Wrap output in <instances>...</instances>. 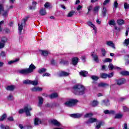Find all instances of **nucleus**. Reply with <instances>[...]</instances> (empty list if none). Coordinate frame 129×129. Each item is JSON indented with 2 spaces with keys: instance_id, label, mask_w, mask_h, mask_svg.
Returning a JSON list of instances; mask_svg holds the SVG:
<instances>
[{
  "instance_id": "1",
  "label": "nucleus",
  "mask_w": 129,
  "mask_h": 129,
  "mask_svg": "<svg viewBox=\"0 0 129 129\" xmlns=\"http://www.w3.org/2000/svg\"><path fill=\"white\" fill-rule=\"evenodd\" d=\"M85 91V87L82 85H76L74 86L73 92L77 95H83Z\"/></svg>"
},
{
  "instance_id": "2",
  "label": "nucleus",
  "mask_w": 129,
  "mask_h": 129,
  "mask_svg": "<svg viewBox=\"0 0 129 129\" xmlns=\"http://www.w3.org/2000/svg\"><path fill=\"white\" fill-rule=\"evenodd\" d=\"M35 69H36V67L34 64H31L29 68L20 70L19 73L20 74H23V75H28V74H30V73H33Z\"/></svg>"
},
{
  "instance_id": "3",
  "label": "nucleus",
  "mask_w": 129,
  "mask_h": 129,
  "mask_svg": "<svg viewBox=\"0 0 129 129\" xmlns=\"http://www.w3.org/2000/svg\"><path fill=\"white\" fill-rule=\"evenodd\" d=\"M32 109V107H31V105L27 104L25 106L23 109H20L19 111V113H24V112H25L27 116H31V113L30 112V111H31Z\"/></svg>"
},
{
  "instance_id": "4",
  "label": "nucleus",
  "mask_w": 129,
  "mask_h": 129,
  "mask_svg": "<svg viewBox=\"0 0 129 129\" xmlns=\"http://www.w3.org/2000/svg\"><path fill=\"white\" fill-rule=\"evenodd\" d=\"M77 102H78L77 100L70 99L64 102V105L68 107H72V106H74Z\"/></svg>"
},
{
  "instance_id": "5",
  "label": "nucleus",
  "mask_w": 129,
  "mask_h": 129,
  "mask_svg": "<svg viewBox=\"0 0 129 129\" xmlns=\"http://www.w3.org/2000/svg\"><path fill=\"white\" fill-rule=\"evenodd\" d=\"M23 83L25 85H30L31 84L32 85H34V86H37V85H38L39 84V82L38 81V80L32 81L29 79H26L23 80Z\"/></svg>"
},
{
  "instance_id": "6",
  "label": "nucleus",
  "mask_w": 129,
  "mask_h": 129,
  "mask_svg": "<svg viewBox=\"0 0 129 129\" xmlns=\"http://www.w3.org/2000/svg\"><path fill=\"white\" fill-rule=\"evenodd\" d=\"M27 22V19H24L20 21L18 23V31L20 34H22V31H23V28L26 26V23Z\"/></svg>"
},
{
  "instance_id": "7",
  "label": "nucleus",
  "mask_w": 129,
  "mask_h": 129,
  "mask_svg": "<svg viewBox=\"0 0 129 129\" xmlns=\"http://www.w3.org/2000/svg\"><path fill=\"white\" fill-rule=\"evenodd\" d=\"M100 77L103 79H106V78H111L113 77V73H110L109 74L106 73H102L100 74Z\"/></svg>"
},
{
  "instance_id": "8",
  "label": "nucleus",
  "mask_w": 129,
  "mask_h": 129,
  "mask_svg": "<svg viewBox=\"0 0 129 129\" xmlns=\"http://www.w3.org/2000/svg\"><path fill=\"white\" fill-rule=\"evenodd\" d=\"M87 24L89 27L92 29V30L94 31V33L95 35H96V34H97V27H96V26L91 21H88L87 22Z\"/></svg>"
},
{
  "instance_id": "9",
  "label": "nucleus",
  "mask_w": 129,
  "mask_h": 129,
  "mask_svg": "<svg viewBox=\"0 0 129 129\" xmlns=\"http://www.w3.org/2000/svg\"><path fill=\"white\" fill-rule=\"evenodd\" d=\"M7 42H8V38L6 37H3L1 38L0 41V49L5 48V46H6V43Z\"/></svg>"
},
{
  "instance_id": "10",
  "label": "nucleus",
  "mask_w": 129,
  "mask_h": 129,
  "mask_svg": "<svg viewBox=\"0 0 129 129\" xmlns=\"http://www.w3.org/2000/svg\"><path fill=\"white\" fill-rule=\"evenodd\" d=\"M2 14L4 17L8 16V12L4 11V4L0 3V15Z\"/></svg>"
},
{
  "instance_id": "11",
  "label": "nucleus",
  "mask_w": 129,
  "mask_h": 129,
  "mask_svg": "<svg viewBox=\"0 0 129 129\" xmlns=\"http://www.w3.org/2000/svg\"><path fill=\"white\" fill-rule=\"evenodd\" d=\"M16 88H17V87L15 85L7 86L6 87V90H8L9 91H14Z\"/></svg>"
},
{
  "instance_id": "12",
  "label": "nucleus",
  "mask_w": 129,
  "mask_h": 129,
  "mask_svg": "<svg viewBox=\"0 0 129 129\" xmlns=\"http://www.w3.org/2000/svg\"><path fill=\"white\" fill-rule=\"evenodd\" d=\"M51 123L54 125H55V126H61V123L56 119L51 120Z\"/></svg>"
},
{
  "instance_id": "13",
  "label": "nucleus",
  "mask_w": 129,
  "mask_h": 129,
  "mask_svg": "<svg viewBox=\"0 0 129 129\" xmlns=\"http://www.w3.org/2000/svg\"><path fill=\"white\" fill-rule=\"evenodd\" d=\"M108 68L109 70H115L116 69H117V70H119V69H120V68L113 66L112 63H110L109 64Z\"/></svg>"
},
{
  "instance_id": "14",
  "label": "nucleus",
  "mask_w": 129,
  "mask_h": 129,
  "mask_svg": "<svg viewBox=\"0 0 129 129\" xmlns=\"http://www.w3.org/2000/svg\"><path fill=\"white\" fill-rule=\"evenodd\" d=\"M96 121H97V119L91 117L86 122V123L87 124H89V123H93V122H96Z\"/></svg>"
},
{
  "instance_id": "15",
  "label": "nucleus",
  "mask_w": 129,
  "mask_h": 129,
  "mask_svg": "<svg viewBox=\"0 0 129 129\" xmlns=\"http://www.w3.org/2000/svg\"><path fill=\"white\" fill-rule=\"evenodd\" d=\"M31 91L33 92H37L38 91H42L43 90V88L40 87H34L31 89Z\"/></svg>"
},
{
  "instance_id": "16",
  "label": "nucleus",
  "mask_w": 129,
  "mask_h": 129,
  "mask_svg": "<svg viewBox=\"0 0 129 129\" xmlns=\"http://www.w3.org/2000/svg\"><path fill=\"white\" fill-rule=\"evenodd\" d=\"M38 99V106L39 107H42V105H43V103H44V99H43L42 97H39Z\"/></svg>"
},
{
  "instance_id": "17",
  "label": "nucleus",
  "mask_w": 129,
  "mask_h": 129,
  "mask_svg": "<svg viewBox=\"0 0 129 129\" xmlns=\"http://www.w3.org/2000/svg\"><path fill=\"white\" fill-rule=\"evenodd\" d=\"M106 44L107 45V46H109V47H111L113 49H115V46L114 45L113 42L110 41H106Z\"/></svg>"
},
{
  "instance_id": "18",
  "label": "nucleus",
  "mask_w": 129,
  "mask_h": 129,
  "mask_svg": "<svg viewBox=\"0 0 129 129\" xmlns=\"http://www.w3.org/2000/svg\"><path fill=\"white\" fill-rule=\"evenodd\" d=\"M42 123V121L39 118H35L34 119V125H39Z\"/></svg>"
},
{
  "instance_id": "19",
  "label": "nucleus",
  "mask_w": 129,
  "mask_h": 129,
  "mask_svg": "<svg viewBox=\"0 0 129 129\" xmlns=\"http://www.w3.org/2000/svg\"><path fill=\"white\" fill-rule=\"evenodd\" d=\"M19 61H20V58H16L15 59L9 61L8 64V65H12V64L17 63V62H19Z\"/></svg>"
},
{
  "instance_id": "20",
  "label": "nucleus",
  "mask_w": 129,
  "mask_h": 129,
  "mask_svg": "<svg viewBox=\"0 0 129 129\" xmlns=\"http://www.w3.org/2000/svg\"><path fill=\"white\" fill-rule=\"evenodd\" d=\"M124 83H125V79H120L117 81V84L118 85H121V84Z\"/></svg>"
},
{
  "instance_id": "21",
  "label": "nucleus",
  "mask_w": 129,
  "mask_h": 129,
  "mask_svg": "<svg viewBox=\"0 0 129 129\" xmlns=\"http://www.w3.org/2000/svg\"><path fill=\"white\" fill-rule=\"evenodd\" d=\"M72 117H74L75 118H79V117H81L82 116V114L81 113H77V114H73L71 115Z\"/></svg>"
},
{
  "instance_id": "22",
  "label": "nucleus",
  "mask_w": 129,
  "mask_h": 129,
  "mask_svg": "<svg viewBox=\"0 0 129 129\" xmlns=\"http://www.w3.org/2000/svg\"><path fill=\"white\" fill-rule=\"evenodd\" d=\"M104 113L105 114H114L115 113V112L113 110H105L104 111Z\"/></svg>"
},
{
  "instance_id": "23",
  "label": "nucleus",
  "mask_w": 129,
  "mask_h": 129,
  "mask_svg": "<svg viewBox=\"0 0 129 129\" xmlns=\"http://www.w3.org/2000/svg\"><path fill=\"white\" fill-rule=\"evenodd\" d=\"M99 9H100V7L99 6H96L95 7L93 8V12L95 14H97L98 13V11H99Z\"/></svg>"
},
{
  "instance_id": "24",
  "label": "nucleus",
  "mask_w": 129,
  "mask_h": 129,
  "mask_svg": "<svg viewBox=\"0 0 129 129\" xmlns=\"http://www.w3.org/2000/svg\"><path fill=\"white\" fill-rule=\"evenodd\" d=\"M92 56L95 62H96L97 63L99 62V60L98 59V56H97V55L92 54Z\"/></svg>"
},
{
  "instance_id": "25",
  "label": "nucleus",
  "mask_w": 129,
  "mask_h": 129,
  "mask_svg": "<svg viewBox=\"0 0 129 129\" xmlns=\"http://www.w3.org/2000/svg\"><path fill=\"white\" fill-rule=\"evenodd\" d=\"M57 97H58V94L57 93H54L49 95V97L51 99H53L54 98H57Z\"/></svg>"
},
{
  "instance_id": "26",
  "label": "nucleus",
  "mask_w": 129,
  "mask_h": 129,
  "mask_svg": "<svg viewBox=\"0 0 129 129\" xmlns=\"http://www.w3.org/2000/svg\"><path fill=\"white\" fill-rule=\"evenodd\" d=\"M98 86L99 87H107V86H109V84L105 83H100L98 84Z\"/></svg>"
},
{
  "instance_id": "27",
  "label": "nucleus",
  "mask_w": 129,
  "mask_h": 129,
  "mask_svg": "<svg viewBox=\"0 0 129 129\" xmlns=\"http://www.w3.org/2000/svg\"><path fill=\"white\" fill-rule=\"evenodd\" d=\"M39 14L40 16H45L47 14L46 13V9H41L39 12Z\"/></svg>"
},
{
  "instance_id": "28",
  "label": "nucleus",
  "mask_w": 129,
  "mask_h": 129,
  "mask_svg": "<svg viewBox=\"0 0 129 129\" xmlns=\"http://www.w3.org/2000/svg\"><path fill=\"white\" fill-rule=\"evenodd\" d=\"M87 74H88V72L85 71H83L80 72V75L81 76H83V77H86Z\"/></svg>"
},
{
  "instance_id": "29",
  "label": "nucleus",
  "mask_w": 129,
  "mask_h": 129,
  "mask_svg": "<svg viewBox=\"0 0 129 129\" xmlns=\"http://www.w3.org/2000/svg\"><path fill=\"white\" fill-rule=\"evenodd\" d=\"M75 14V11L72 10L68 13L67 17H68V18H71L72 17H73Z\"/></svg>"
},
{
  "instance_id": "30",
  "label": "nucleus",
  "mask_w": 129,
  "mask_h": 129,
  "mask_svg": "<svg viewBox=\"0 0 129 129\" xmlns=\"http://www.w3.org/2000/svg\"><path fill=\"white\" fill-rule=\"evenodd\" d=\"M72 62L73 65H77L78 63V57H74L72 59Z\"/></svg>"
},
{
  "instance_id": "31",
  "label": "nucleus",
  "mask_w": 129,
  "mask_h": 129,
  "mask_svg": "<svg viewBox=\"0 0 129 129\" xmlns=\"http://www.w3.org/2000/svg\"><path fill=\"white\" fill-rule=\"evenodd\" d=\"M120 74L123 76H129V72L127 71H124L120 72Z\"/></svg>"
},
{
  "instance_id": "32",
  "label": "nucleus",
  "mask_w": 129,
  "mask_h": 129,
  "mask_svg": "<svg viewBox=\"0 0 129 129\" xmlns=\"http://www.w3.org/2000/svg\"><path fill=\"white\" fill-rule=\"evenodd\" d=\"M117 24L119 26H121V25H124V21L122 19H119L117 21Z\"/></svg>"
},
{
  "instance_id": "33",
  "label": "nucleus",
  "mask_w": 129,
  "mask_h": 129,
  "mask_svg": "<svg viewBox=\"0 0 129 129\" xmlns=\"http://www.w3.org/2000/svg\"><path fill=\"white\" fill-rule=\"evenodd\" d=\"M69 73L65 72H61L59 74V76L62 77V76H69Z\"/></svg>"
},
{
  "instance_id": "34",
  "label": "nucleus",
  "mask_w": 129,
  "mask_h": 129,
  "mask_svg": "<svg viewBox=\"0 0 129 129\" xmlns=\"http://www.w3.org/2000/svg\"><path fill=\"white\" fill-rule=\"evenodd\" d=\"M41 54L43 56H48V54H49V51L47 50H41Z\"/></svg>"
},
{
  "instance_id": "35",
  "label": "nucleus",
  "mask_w": 129,
  "mask_h": 129,
  "mask_svg": "<svg viewBox=\"0 0 129 129\" xmlns=\"http://www.w3.org/2000/svg\"><path fill=\"white\" fill-rule=\"evenodd\" d=\"M108 24L109 26H115V21H114V20H111L108 22Z\"/></svg>"
},
{
  "instance_id": "36",
  "label": "nucleus",
  "mask_w": 129,
  "mask_h": 129,
  "mask_svg": "<svg viewBox=\"0 0 129 129\" xmlns=\"http://www.w3.org/2000/svg\"><path fill=\"white\" fill-rule=\"evenodd\" d=\"M7 99L8 100H10V101L14 100V96L12 94H10L7 96Z\"/></svg>"
},
{
  "instance_id": "37",
  "label": "nucleus",
  "mask_w": 129,
  "mask_h": 129,
  "mask_svg": "<svg viewBox=\"0 0 129 129\" xmlns=\"http://www.w3.org/2000/svg\"><path fill=\"white\" fill-rule=\"evenodd\" d=\"M107 10H106V8L103 6V10H102V15L103 16V17H105V16H106V12Z\"/></svg>"
},
{
  "instance_id": "38",
  "label": "nucleus",
  "mask_w": 129,
  "mask_h": 129,
  "mask_svg": "<svg viewBox=\"0 0 129 129\" xmlns=\"http://www.w3.org/2000/svg\"><path fill=\"white\" fill-rule=\"evenodd\" d=\"M92 116H93V114L92 113H86L84 115V117H86V118H88V117L91 118L92 117Z\"/></svg>"
},
{
  "instance_id": "39",
  "label": "nucleus",
  "mask_w": 129,
  "mask_h": 129,
  "mask_svg": "<svg viewBox=\"0 0 129 129\" xmlns=\"http://www.w3.org/2000/svg\"><path fill=\"white\" fill-rule=\"evenodd\" d=\"M46 71H47V70L46 69L42 68L38 70V73H39L40 74H42L43 73H45Z\"/></svg>"
},
{
  "instance_id": "40",
  "label": "nucleus",
  "mask_w": 129,
  "mask_h": 129,
  "mask_svg": "<svg viewBox=\"0 0 129 129\" xmlns=\"http://www.w3.org/2000/svg\"><path fill=\"white\" fill-rule=\"evenodd\" d=\"M103 103L106 105V106H108L110 103H109V101L108 100H104L103 101Z\"/></svg>"
},
{
  "instance_id": "41",
  "label": "nucleus",
  "mask_w": 129,
  "mask_h": 129,
  "mask_svg": "<svg viewBox=\"0 0 129 129\" xmlns=\"http://www.w3.org/2000/svg\"><path fill=\"white\" fill-rule=\"evenodd\" d=\"M60 63L62 65H67V64H68L69 62H68V61H65L63 59H60Z\"/></svg>"
},
{
  "instance_id": "42",
  "label": "nucleus",
  "mask_w": 129,
  "mask_h": 129,
  "mask_svg": "<svg viewBox=\"0 0 129 129\" xmlns=\"http://www.w3.org/2000/svg\"><path fill=\"white\" fill-rule=\"evenodd\" d=\"M123 45L127 46L129 44V38L125 39L124 42L123 43Z\"/></svg>"
},
{
  "instance_id": "43",
  "label": "nucleus",
  "mask_w": 129,
  "mask_h": 129,
  "mask_svg": "<svg viewBox=\"0 0 129 129\" xmlns=\"http://www.w3.org/2000/svg\"><path fill=\"white\" fill-rule=\"evenodd\" d=\"M91 78V79H92V80H95V81H96L99 79V77H98L96 76H92Z\"/></svg>"
},
{
  "instance_id": "44",
  "label": "nucleus",
  "mask_w": 129,
  "mask_h": 129,
  "mask_svg": "<svg viewBox=\"0 0 129 129\" xmlns=\"http://www.w3.org/2000/svg\"><path fill=\"white\" fill-rule=\"evenodd\" d=\"M7 117V114H4L2 116L0 117V121H3Z\"/></svg>"
},
{
  "instance_id": "45",
  "label": "nucleus",
  "mask_w": 129,
  "mask_h": 129,
  "mask_svg": "<svg viewBox=\"0 0 129 129\" xmlns=\"http://www.w3.org/2000/svg\"><path fill=\"white\" fill-rule=\"evenodd\" d=\"M124 8L125 10H128L129 9V4L127 3H124Z\"/></svg>"
},
{
  "instance_id": "46",
  "label": "nucleus",
  "mask_w": 129,
  "mask_h": 129,
  "mask_svg": "<svg viewBox=\"0 0 129 129\" xmlns=\"http://www.w3.org/2000/svg\"><path fill=\"white\" fill-rule=\"evenodd\" d=\"M101 121H99L98 122H97V125L96 126V128L98 129V128H100V127L101 126Z\"/></svg>"
},
{
  "instance_id": "47",
  "label": "nucleus",
  "mask_w": 129,
  "mask_h": 129,
  "mask_svg": "<svg viewBox=\"0 0 129 129\" xmlns=\"http://www.w3.org/2000/svg\"><path fill=\"white\" fill-rule=\"evenodd\" d=\"M92 106H97V105H98V102L97 101H93L92 102Z\"/></svg>"
},
{
  "instance_id": "48",
  "label": "nucleus",
  "mask_w": 129,
  "mask_h": 129,
  "mask_svg": "<svg viewBox=\"0 0 129 129\" xmlns=\"http://www.w3.org/2000/svg\"><path fill=\"white\" fill-rule=\"evenodd\" d=\"M122 117V114H116L115 116V118H121Z\"/></svg>"
},
{
  "instance_id": "49",
  "label": "nucleus",
  "mask_w": 129,
  "mask_h": 129,
  "mask_svg": "<svg viewBox=\"0 0 129 129\" xmlns=\"http://www.w3.org/2000/svg\"><path fill=\"white\" fill-rule=\"evenodd\" d=\"M112 59L109 58H105V60H103V62H104V63L106 62H112Z\"/></svg>"
},
{
  "instance_id": "50",
  "label": "nucleus",
  "mask_w": 129,
  "mask_h": 129,
  "mask_svg": "<svg viewBox=\"0 0 129 129\" xmlns=\"http://www.w3.org/2000/svg\"><path fill=\"white\" fill-rule=\"evenodd\" d=\"M118 6V3H117V2L115 1L114 4V9L116 10V9L117 8Z\"/></svg>"
},
{
  "instance_id": "51",
  "label": "nucleus",
  "mask_w": 129,
  "mask_h": 129,
  "mask_svg": "<svg viewBox=\"0 0 129 129\" xmlns=\"http://www.w3.org/2000/svg\"><path fill=\"white\" fill-rule=\"evenodd\" d=\"M109 2H110V0H105L103 4V6H106V5H107Z\"/></svg>"
},
{
  "instance_id": "52",
  "label": "nucleus",
  "mask_w": 129,
  "mask_h": 129,
  "mask_svg": "<svg viewBox=\"0 0 129 129\" xmlns=\"http://www.w3.org/2000/svg\"><path fill=\"white\" fill-rule=\"evenodd\" d=\"M101 51L102 52V54L103 56H105V53H106L105 49H104V48H102L101 49Z\"/></svg>"
},
{
  "instance_id": "53",
  "label": "nucleus",
  "mask_w": 129,
  "mask_h": 129,
  "mask_svg": "<svg viewBox=\"0 0 129 129\" xmlns=\"http://www.w3.org/2000/svg\"><path fill=\"white\" fill-rule=\"evenodd\" d=\"M19 127L20 129H26V126H24L22 124H19Z\"/></svg>"
},
{
  "instance_id": "54",
  "label": "nucleus",
  "mask_w": 129,
  "mask_h": 129,
  "mask_svg": "<svg viewBox=\"0 0 129 129\" xmlns=\"http://www.w3.org/2000/svg\"><path fill=\"white\" fill-rule=\"evenodd\" d=\"M122 127L123 129H128V128H127V124L126 123H124L123 124Z\"/></svg>"
},
{
  "instance_id": "55",
  "label": "nucleus",
  "mask_w": 129,
  "mask_h": 129,
  "mask_svg": "<svg viewBox=\"0 0 129 129\" xmlns=\"http://www.w3.org/2000/svg\"><path fill=\"white\" fill-rule=\"evenodd\" d=\"M5 22L4 21H2L0 22V32H2V26L4 25Z\"/></svg>"
},
{
  "instance_id": "56",
  "label": "nucleus",
  "mask_w": 129,
  "mask_h": 129,
  "mask_svg": "<svg viewBox=\"0 0 129 129\" xmlns=\"http://www.w3.org/2000/svg\"><path fill=\"white\" fill-rule=\"evenodd\" d=\"M44 7L48 9V8H49V7H50V3L47 2L44 5Z\"/></svg>"
},
{
  "instance_id": "57",
  "label": "nucleus",
  "mask_w": 129,
  "mask_h": 129,
  "mask_svg": "<svg viewBox=\"0 0 129 129\" xmlns=\"http://www.w3.org/2000/svg\"><path fill=\"white\" fill-rule=\"evenodd\" d=\"M6 56V53L4 51H2L0 53V57H5Z\"/></svg>"
},
{
  "instance_id": "58",
  "label": "nucleus",
  "mask_w": 129,
  "mask_h": 129,
  "mask_svg": "<svg viewBox=\"0 0 129 129\" xmlns=\"http://www.w3.org/2000/svg\"><path fill=\"white\" fill-rule=\"evenodd\" d=\"M45 76L47 77L50 76V74L46 73H44L42 75L43 77H45Z\"/></svg>"
},
{
  "instance_id": "59",
  "label": "nucleus",
  "mask_w": 129,
  "mask_h": 129,
  "mask_svg": "<svg viewBox=\"0 0 129 129\" xmlns=\"http://www.w3.org/2000/svg\"><path fill=\"white\" fill-rule=\"evenodd\" d=\"M7 119L9 120V121H14V118L12 116L9 117Z\"/></svg>"
},
{
  "instance_id": "60",
  "label": "nucleus",
  "mask_w": 129,
  "mask_h": 129,
  "mask_svg": "<svg viewBox=\"0 0 129 129\" xmlns=\"http://www.w3.org/2000/svg\"><path fill=\"white\" fill-rule=\"evenodd\" d=\"M93 8V7H92V6L90 5L88 7V12H90V11H91V10H92V9Z\"/></svg>"
},
{
  "instance_id": "61",
  "label": "nucleus",
  "mask_w": 129,
  "mask_h": 129,
  "mask_svg": "<svg viewBox=\"0 0 129 129\" xmlns=\"http://www.w3.org/2000/svg\"><path fill=\"white\" fill-rule=\"evenodd\" d=\"M82 9V6L81 5H78L77 7V11H80Z\"/></svg>"
},
{
  "instance_id": "62",
  "label": "nucleus",
  "mask_w": 129,
  "mask_h": 129,
  "mask_svg": "<svg viewBox=\"0 0 129 129\" xmlns=\"http://www.w3.org/2000/svg\"><path fill=\"white\" fill-rule=\"evenodd\" d=\"M33 126L32 125L25 126V129H32Z\"/></svg>"
},
{
  "instance_id": "63",
  "label": "nucleus",
  "mask_w": 129,
  "mask_h": 129,
  "mask_svg": "<svg viewBox=\"0 0 129 129\" xmlns=\"http://www.w3.org/2000/svg\"><path fill=\"white\" fill-rule=\"evenodd\" d=\"M123 111L126 112L128 110V109H127V107L125 106H123Z\"/></svg>"
},
{
  "instance_id": "64",
  "label": "nucleus",
  "mask_w": 129,
  "mask_h": 129,
  "mask_svg": "<svg viewBox=\"0 0 129 129\" xmlns=\"http://www.w3.org/2000/svg\"><path fill=\"white\" fill-rule=\"evenodd\" d=\"M0 127L1 129H5L6 128V127L5 126V125L3 124H2L1 125H0Z\"/></svg>"
}]
</instances>
